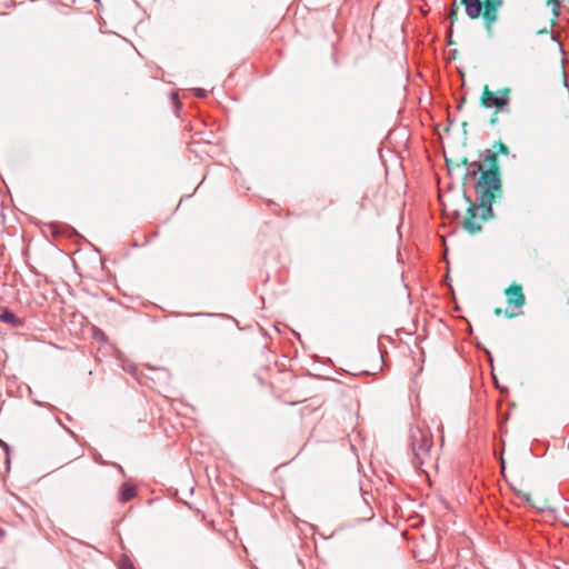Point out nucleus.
Listing matches in <instances>:
<instances>
[{"label": "nucleus", "instance_id": "423d86ee", "mask_svg": "<svg viewBox=\"0 0 569 569\" xmlns=\"http://www.w3.org/2000/svg\"><path fill=\"white\" fill-rule=\"evenodd\" d=\"M485 207L469 204L466 216L461 220L462 227L470 233H476L481 230L482 216H479V211H483Z\"/></svg>", "mask_w": 569, "mask_h": 569}, {"label": "nucleus", "instance_id": "f03ea898", "mask_svg": "<svg viewBox=\"0 0 569 569\" xmlns=\"http://www.w3.org/2000/svg\"><path fill=\"white\" fill-rule=\"evenodd\" d=\"M411 462L416 469L426 472L423 467H432L437 456L432 451L433 438L430 428L423 422H418L410 429Z\"/></svg>", "mask_w": 569, "mask_h": 569}, {"label": "nucleus", "instance_id": "f8f14e48", "mask_svg": "<svg viewBox=\"0 0 569 569\" xmlns=\"http://www.w3.org/2000/svg\"><path fill=\"white\" fill-rule=\"evenodd\" d=\"M121 569H134V567L132 566V563H123L121 566Z\"/></svg>", "mask_w": 569, "mask_h": 569}, {"label": "nucleus", "instance_id": "9d476101", "mask_svg": "<svg viewBox=\"0 0 569 569\" xmlns=\"http://www.w3.org/2000/svg\"><path fill=\"white\" fill-rule=\"evenodd\" d=\"M495 148H497L499 152H502V153H506V154L508 153V148L502 142L497 143L495 146Z\"/></svg>", "mask_w": 569, "mask_h": 569}, {"label": "nucleus", "instance_id": "39448f33", "mask_svg": "<svg viewBox=\"0 0 569 569\" xmlns=\"http://www.w3.org/2000/svg\"><path fill=\"white\" fill-rule=\"evenodd\" d=\"M508 308L505 311L507 317H515L518 315L516 310L520 309L525 305V295L522 288L519 284H512L506 290Z\"/></svg>", "mask_w": 569, "mask_h": 569}, {"label": "nucleus", "instance_id": "4468645a", "mask_svg": "<svg viewBox=\"0 0 569 569\" xmlns=\"http://www.w3.org/2000/svg\"><path fill=\"white\" fill-rule=\"evenodd\" d=\"M456 14H457V12H456L455 10H452V11L450 12V19L452 20L453 18H456Z\"/></svg>", "mask_w": 569, "mask_h": 569}, {"label": "nucleus", "instance_id": "7ed1b4c3", "mask_svg": "<svg viewBox=\"0 0 569 569\" xmlns=\"http://www.w3.org/2000/svg\"><path fill=\"white\" fill-rule=\"evenodd\" d=\"M465 6V12L470 19L482 17L485 27L490 31L498 20V12L502 0H460Z\"/></svg>", "mask_w": 569, "mask_h": 569}, {"label": "nucleus", "instance_id": "2eb2a0df", "mask_svg": "<svg viewBox=\"0 0 569 569\" xmlns=\"http://www.w3.org/2000/svg\"><path fill=\"white\" fill-rule=\"evenodd\" d=\"M4 535H6V531L2 528H0V538L4 537Z\"/></svg>", "mask_w": 569, "mask_h": 569}, {"label": "nucleus", "instance_id": "dca6fc26", "mask_svg": "<svg viewBox=\"0 0 569 569\" xmlns=\"http://www.w3.org/2000/svg\"><path fill=\"white\" fill-rule=\"evenodd\" d=\"M172 98L177 101V100H178V94H177V93H173V94H172Z\"/></svg>", "mask_w": 569, "mask_h": 569}, {"label": "nucleus", "instance_id": "20e7f679", "mask_svg": "<svg viewBox=\"0 0 569 569\" xmlns=\"http://www.w3.org/2000/svg\"><path fill=\"white\" fill-rule=\"evenodd\" d=\"M510 102V89L503 88L493 92L486 86L481 94V103L485 108H495L497 111H507Z\"/></svg>", "mask_w": 569, "mask_h": 569}, {"label": "nucleus", "instance_id": "f257e3e1", "mask_svg": "<svg viewBox=\"0 0 569 569\" xmlns=\"http://www.w3.org/2000/svg\"><path fill=\"white\" fill-rule=\"evenodd\" d=\"M468 174L475 180L477 200L487 211L491 210L495 198L501 194V179L498 167L497 153L486 150L479 161H475L468 168Z\"/></svg>", "mask_w": 569, "mask_h": 569}, {"label": "nucleus", "instance_id": "1a4fd4ad", "mask_svg": "<svg viewBox=\"0 0 569 569\" xmlns=\"http://www.w3.org/2000/svg\"><path fill=\"white\" fill-rule=\"evenodd\" d=\"M548 4L552 7V11L558 14V10L560 8V2L559 0H549L548 1Z\"/></svg>", "mask_w": 569, "mask_h": 569}, {"label": "nucleus", "instance_id": "9b49d317", "mask_svg": "<svg viewBox=\"0 0 569 569\" xmlns=\"http://www.w3.org/2000/svg\"><path fill=\"white\" fill-rule=\"evenodd\" d=\"M196 96H197V97H200V98L206 97V90H203V89H197V91H196Z\"/></svg>", "mask_w": 569, "mask_h": 569}, {"label": "nucleus", "instance_id": "0eeeda50", "mask_svg": "<svg viewBox=\"0 0 569 569\" xmlns=\"http://www.w3.org/2000/svg\"><path fill=\"white\" fill-rule=\"evenodd\" d=\"M137 496V488L130 483H123L119 490V500L121 502H128Z\"/></svg>", "mask_w": 569, "mask_h": 569}, {"label": "nucleus", "instance_id": "6e6552de", "mask_svg": "<svg viewBox=\"0 0 569 569\" xmlns=\"http://www.w3.org/2000/svg\"><path fill=\"white\" fill-rule=\"evenodd\" d=\"M0 321L4 322V323H10L12 326H19L20 325V320L16 317V315L13 312H11L8 309H4L0 313Z\"/></svg>", "mask_w": 569, "mask_h": 569}, {"label": "nucleus", "instance_id": "ddd939ff", "mask_svg": "<svg viewBox=\"0 0 569 569\" xmlns=\"http://www.w3.org/2000/svg\"><path fill=\"white\" fill-rule=\"evenodd\" d=\"M495 313H496L497 316H501V315H502V309H501V308H497V309L495 310Z\"/></svg>", "mask_w": 569, "mask_h": 569}]
</instances>
